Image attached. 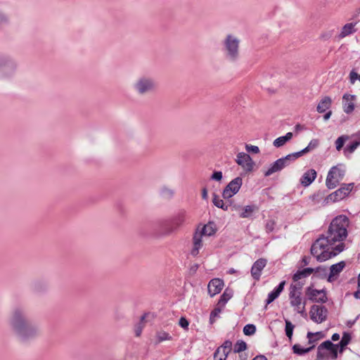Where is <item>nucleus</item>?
<instances>
[{"label":"nucleus","mask_w":360,"mask_h":360,"mask_svg":"<svg viewBox=\"0 0 360 360\" xmlns=\"http://www.w3.org/2000/svg\"><path fill=\"white\" fill-rule=\"evenodd\" d=\"M349 224V219L344 214L332 220L326 235L321 236L311 245V254L318 262H325L344 250L342 242L347 236Z\"/></svg>","instance_id":"nucleus-1"},{"label":"nucleus","mask_w":360,"mask_h":360,"mask_svg":"<svg viewBox=\"0 0 360 360\" xmlns=\"http://www.w3.org/2000/svg\"><path fill=\"white\" fill-rule=\"evenodd\" d=\"M8 323L13 334L22 342L31 340L40 333L39 325L28 320L26 310L22 307L12 310Z\"/></svg>","instance_id":"nucleus-2"},{"label":"nucleus","mask_w":360,"mask_h":360,"mask_svg":"<svg viewBox=\"0 0 360 360\" xmlns=\"http://www.w3.org/2000/svg\"><path fill=\"white\" fill-rule=\"evenodd\" d=\"M222 50L225 58L236 62L240 56V40L233 34H227L222 41Z\"/></svg>","instance_id":"nucleus-3"},{"label":"nucleus","mask_w":360,"mask_h":360,"mask_svg":"<svg viewBox=\"0 0 360 360\" xmlns=\"http://www.w3.org/2000/svg\"><path fill=\"white\" fill-rule=\"evenodd\" d=\"M18 63L11 56L0 54V80H8L14 77L18 70Z\"/></svg>","instance_id":"nucleus-4"},{"label":"nucleus","mask_w":360,"mask_h":360,"mask_svg":"<svg viewBox=\"0 0 360 360\" xmlns=\"http://www.w3.org/2000/svg\"><path fill=\"white\" fill-rule=\"evenodd\" d=\"M156 88L157 84L154 78L146 75L139 77L132 84L134 91L141 96L153 93Z\"/></svg>","instance_id":"nucleus-5"},{"label":"nucleus","mask_w":360,"mask_h":360,"mask_svg":"<svg viewBox=\"0 0 360 360\" xmlns=\"http://www.w3.org/2000/svg\"><path fill=\"white\" fill-rule=\"evenodd\" d=\"M338 351L340 352V348L337 344H333L330 340H326L319 345L317 359L330 358L335 360L338 358Z\"/></svg>","instance_id":"nucleus-6"},{"label":"nucleus","mask_w":360,"mask_h":360,"mask_svg":"<svg viewBox=\"0 0 360 360\" xmlns=\"http://www.w3.org/2000/svg\"><path fill=\"white\" fill-rule=\"evenodd\" d=\"M186 219L187 216L186 212L184 211L179 212L162 224V229L163 233L166 235H169L176 231L186 222Z\"/></svg>","instance_id":"nucleus-7"},{"label":"nucleus","mask_w":360,"mask_h":360,"mask_svg":"<svg viewBox=\"0 0 360 360\" xmlns=\"http://www.w3.org/2000/svg\"><path fill=\"white\" fill-rule=\"evenodd\" d=\"M297 160L294 153L289 154L283 158H279L272 163L267 170L264 172L265 176H269L282 170L285 167L288 166L290 163Z\"/></svg>","instance_id":"nucleus-8"},{"label":"nucleus","mask_w":360,"mask_h":360,"mask_svg":"<svg viewBox=\"0 0 360 360\" xmlns=\"http://www.w3.org/2000/svg\"><path fill=\"white\" fill-rule=\"evenodd\" d=\"M345 171L341 168L335 166L333 167L328 173L326 185L329 189L335 188L339 182L343 179Z\"/></svg>","instance_id":"nucleus-9"},{"label":"nucleus","mask_w":360,"mask_h":360,"mask_svg":"<svg viewBox=\"0 0 360 360\" xmlns=\"http://www.w3.org/2000/svg\"><path fill=\"white\" fill-rule=\"evenodd\" d=\"M289 300L290 306L294 311L302 316H306V304L307 299L302 297V294L292 293L289 294Z\"/></svg>","instance_id":"nucleus-10"},{"label":"nucleus","mask_w":360,"mask_h":360,"mask_svg":"<svg viewBox=\"0 0 360 360\" xmlns=\"http://www.w3.org/2000/svg\"><path fill=\"white\" fill-rule=\"evenodd\" d=\"M243 184V179L241 177H236L231 180L228 185L224 188L222 196L225 199H229L236 194Z\"/></svg>","instance_id":"nucleus-11"},{"label":"nucleus","mask_w":360,"mask_h":360,"mask_svg":"<svg viewBox=\"0 0 360 360\" xmlns=\"http://www.w3.org/2000/svg\"><path fill=\"white\" fill-rule=\"evenodd\" d=\"M353 186V184H343L339 189L328 195L327 200L335 202L342 200L351 192Z\"/></svg>","instance_id":"nucleus-12"},{"label":"nucleus","mask_w":360,"mask_h":360,"mask_svg":"<svg viewBox=\"0 0 360 360\" xmlns=\"http://www.w3.org/2000/svg\"><path fill=\"white\" fill-rule=\"evenodd\" d=\"M311 319L320 323L326 320L328 310L324 306L313 305L309 311Z\"/></svg>","instance_id":"nucleus-13"},{"label":"nucleus","mask_w":360,"mask_h":360,"mask_svg":"<svg viewBox=\"0 0 360 360\" xmlns=\"http://www.w3.org/2000/svg\"><path fill=\"white\" fill-rule=\"evenodd\" d=\"M236 162L240 165L245 172H251L253 169L255 163L251 157L245 153H239L236 157Z\"/></svg>","instance_id":"nucleus-14"},{"label":"nucleus","mask_w":360,"mask_h":360,"mask_svg":"<svg viewBox=\"0 0 360 360\" xmlns=\"http://www.w3.org/2000/svg\"><path fill=\"white\" fill-rule=\"evenodd\" d=\"M306 295L313 302L325 303L327 301V297L323 290H319L308 287L306 290Z\"/></svg>","instance_id":"nucleus-15"},{"label":"nucleus","mask_w":360,"mask_h":360,"mask_svg":"<svg viewBox=\"0 0 360 360\" xmlns=\"http://www.w3.org/2000/svg\"><path fill=\"white\" fill-rule=\"evenodd\" d=\"M224 287V281L220 278L212 279L207 285L208 293L211 297H214L219 293Z\"/></svg>","instance_id":"nucleus-16"},{"label":"nucleus","mask_w":360,"mask_h":360,"mask_svg":"<svg viewBox=\"0 0 360 360\" xmlns=\"http://www.w3.org/2000/svg\"><path fill=\"white\" fill-rule=\"evenodd\" d=\"M266 259L261 258L257 259L252 265L251 275L255 280H259L262 269L266 265Z\"/></svg>","instance_id":"nucleus-17"},{"label":"nucleus","mask_w":360,"mask_h":360,"mask_svg":"<svg viewBox=\"0 0 360 360\" xmlns=\"http://www.w3.org/2000/svg\"><path fill=\"white\" fill-rule=\"evenodd\" d=\"M321 269V266H319L316 269L308 267L305 268L302 270L297 271L292 276V280L294 282H297L298 281L307 278L310 276L312 273L318 272Z\"/></svg>","instance_id":"nucleus-18"},{"label":"nucleus","mask_w":360,"mask_h":360,"mask_svg":"<svg viewBox=\"0 0 360 360\" xmlns=\"http://www.w3.org/2000/svg\"><path fill=\"white\" fill-rule=\"evenodd\" d=\"M317 173L314 169H310L306 171L300 179V184L307 187L309 186L316 178Z\"/></svg>","instance_id":"nucleus-19"},{"label":"nucleus","mask_w":360,"mask_h":360,"mask_svg":"<svg viewBox=\"0 0 360 360\" xmlns=\"http://www.w3.org/2000/svg\"><path fill=\"white\" fill-rule=\"evenodd\" d=\"M202 233H199L198 229L193 235V247L191 252V254L194 257L198 255L200 249L202 247Z\"/></svg>","instance_id":"nucleus-20"},{"label":"nucleus","mask_w":360,"mask_h":360,"mask_svg":"<svg viewBox=\"0 0 360 360\" xmlns=\"http://www.w3.org/2000/svg\"><path fill=\"white\" fill-rule=\"evenodd\" d=\"M345 267V262L342 261L337 264H333L330 267V274L328 276V280L329 281H332L333 278L338 276L339 274L343 270Z\"/></svg>","instance_id":"nucleus-21"},{"label":"nucleus","mask_w":360,"mask_h":360,"mask_svg":"<svg viewBox=\"0 0 360 360\" xmlns=\"http://www.w3.org/2000/svg\"><path fill=\"white\" fill-rule=\"evenodd\" d=\"M355 96L353 95L345 94L343 96L344 101V111L349 114L354 109V100Z\"/></svg>","instance_id":"nucleus-22"},{"label":"nucleus","mask_w":360,"mask_h":360,"mask_svg":"<svg viewBox=\"0 0 360 360\" xmlns=\"http://www.w3.org/2000/svg\"><path fill=\"white\" fill-rule=\"evenodd\" d=\"M319 145V141L318 139H312L306 148H304V149H302V150H300L299 152H296V153H293L295 154V158H297V159L300 157H301L302 155L314 150L315 148H316L318 147Z\"/></svg>","instance_id":"nucleus-23"},{"label":"nucleus","mask_w":360,"mask_h":360,"mask_svg":"<svg viewBox=\"0 0 360 360\" xmlns=\"http://www.w3.org/2000/svg\"><path fill=\"white\" fill-rule=\"evenodd\" d=\"M356 25V22H349L345 24L340 33L339 37L340 38H344L356 31V29L355 28V26Z\"/></svg>","instance_id":"nucleus-24"},{"label":"nucleus","mask_w":360,"mask_h":360,"mask_svg":"<svg viewBox=\"0 0 360 360\" xmlns=\"http://www.w3.org/2000/svg\"><path fill=\"white\" fill-rule=\"evenodd\" d=\"M331 103V98L328 96H325L320 101L316 110L319 113H323L330 107Z\"/></svg>","instance_id":"nucleus-25"},{"label":"nucleus","mask_w":360,"mask_h":360,"mask_svg":"<svg viewBox=\"0 0 360 360\" xmlns=\"http://www.w3.org/2000/svg\"><path fill=\"white\" fill-rule=\"evenodd\" d=\"M216 231L215 224L213 222H209L205 224L200 231L198 230L199 233H202V236H211L215 233Z\"/></svg>","instance_id":"nucleus-26"},{"label":"nucleus","mask_w":360,"mask_h":360,"mask_svg":"<svg viewBox=\"0 0 360 360\" xmlns=\"http://www.w3.org/2000/svg\"><path fill=\"white\" fill-rule=\"evenodd\" d=\"M292 133L288 132L285 136H280L274 141L273 145L276 148H280L285 144L286 142L292 138Z\"/></svg>","instance_id":"nucleus-27"},{"label":"nucleus","mask_w":360,"mask_h":360,"mask_svg":"<svg viewBox=\"0 0 360 360\" xmlns=\"http://www.w3.org/2000/svg\"><path fill=\"white\" fill-rule=\"evenodd\" d=\"M257 210V207L255 205L245 206L239 214L241 218H249Z\"/></svg>","instance_id":"nucleus-28"},{"label":"nucleus","mask_w":360,"mask_h":360,"mask_svg":"<svg viewBox=\"0 0 360 360\" xmlns=\"http://www.w3.org/2000/svg\"><path fill=\"white\" fill-rule=\"evenodd\" d=\"M314 348V345H312V346H309V347L304 348V347H302L300 345L295 344L292 346V349L293 353L301 356V355H304V354L309 352Z\"/></svg>","instance_id":"nucleus-29"},{"label":"nucleus","mask_w":360,"mask_h":360,"mask_svg":"<svg viewBox=\"0 0 360 360\" xmlns=\"http://www.w3.org/2000/svg\"><path fill=\"white\" fill-rule=\"evenodd\" d=\"M307 338L308 339L309 345H310V346H312V345H315L316 342L322 338V335H321V332H317V333L308 332L307 335Z\"/></svg>","instance_id":"nucleus-30"},{"label":"nucleus","mask_w":360,"mask_h":360,"mask_svg":"<svg viewBox=\"0 0 360 360\" xmlns=\"http://www.w3.org/2000/svg\"><path fill=\"white\" fill-rule=\"evenodd\" d=\"M351 340V335L348 333H344L342 339L337 345L340 348V352L342 353L345 347L349 343Z\"/></svg>","instance_id":"nucleus-31"},{"label":"nucleus","mask_w":360,"mask_h":360,"mask_svg":"<svg viewBox=\"0 0 360 360\" xmlns=\"http://www.w3.org/2000/svg\"><path fill=\"white\" fill-rule=\"evenodd\" d=\"M295 283H292L289 288V294L297 293L302 294V290L304 285V282L298 281L297 282H295Z\"/></svg>","instance_id":"nucleus-32"},{"label":"nucleus","mask_w":360,"mask_h":360,"mask_svg":"<svg viewBox=\"0 0 360 360\" xmlns=\"http://www.w3.org/2000/svg\"><path fill=\"white\" fill-rule=\"evenodd\" d=\"M223 307H221V306L217 305V307H215L211 311L210 316V323L211 324H213L216 321L217 319L219 317V314L221 312V309Z\"/></svg>","instance_id":"nucleus-33"},{"label":"nucleus","mask_w":360,"mask_h":360,"mask_svg":"<svg viewBox=\"0 0 360 360\" xmlns=\"http://www.w3.org/2000/svg\"><path fill=\"white\" fill-rule=\"evenodd\" d=\"M212 202L216 207L221 208L225 211L228 210L229 206L225 205L223 200H221L217 195H213Z\"/></svg>","instance_id":"nucleus-34"},{"label":"nucleus","mask_w":360,"mask_h":360,"mask_svg":"<svg viewBox=\"0 0 360 360\" xmlns=\"http://www.w3.org/2000/svg\"><path fill=\"white\" fill-rule=\"evenodd\" d=\"M232 350V342L226 340L222 345L217 348V351H219L229 354Z\"/></svg>","instance_id":"nucleus-35"},{"label":"nucleus","mask_w":360,"mask_h":360,"mask_svg":"<svg viewBox=\"0 0 360 360\" xmlns=\"http://www.w3.org/2000/svg\"><path fill=\"white\" fill-rule=\"evenodd\" d=\"M157 344L165 340H172V336L165 331H159L156 333Z\"/></svg>","instance_id":"nucleus-36"},{"label":"nucleus","mask_w":360,"mask_h":360,"mask_svg":"<svg viewBox=\"0 0 360 360\" xmlns=\"http://www.w3.org/2000/svg\"><path fill=\"white\" fill-rule=\"evenodd\" d=\"M145 319H146V315L141 316L139 323H138L135 326L134 332H135V335L136 337H139L141 335L143 328L145 326V325L143 323Z\"/></svg>","instance_id":"nucleus-37"},{"label":"nucleus","mask_w":360,"mask_h":360,"mask_svg":"<svg viewBox=\"0 0 360 360\" xmlns=\"http://www.w3.org/2000/svg\"><path fill=\"white\" fill-rule=\"evenodd\" d=\"M231 296L232 295L231 293H229L227 290H225L224 293L221 295L218 301L217 305L224 307L226 302L231 299Z\"/></svg>","instance_id":"nucleus-38"},{"label":"nucleus","mask_w":360,"mask_h":360,"mask_svg":"<svg viewBox=\"0 0 360 360\" xmlns=\"http://www.w3.org/2000/svg\"><path fill=\"white\" fill-rule=\"evenodd\" d=\"M294 328V325L290 321L285 320V335L290 340L292 339Z\"/></svg>","instance_id":"nucleus-39"},{"label":"nucleus","mask_w":360,"mask_h":360,"mask_svg":"<svg viewBox=\"0 0 360 360\" xmlns=\"http://www.w3.org/2000/svg\"><path fill=\"white\" fill-rule=\"evenodd\" d=\"M247 348L246 343L243 340H238L234 345L233 352L234 353H240L245 351Z\"/></svg>","instance_id":"nucleus-40"},{"label":"nucleus","mask_w":360,"mask_h":360,"mask_svg":"<svg viewBox=\"0 0 360 360\" xmlns=\"http://www.w3.org/2000/svg\"><path fill=\"white\" fill-rule=\"evenodd\" d=\"M256 332V327L253 324H247L243 328V333L246 335H252Z\"/></svg>","instance_id":"nucleus-41"},{"label":"nucleus","mask_w":360,"mask_h":360,"mask_svg":"<svg viewBox=\"0 0 360 360\" xmlns=\"http://www.w3.org/2000/svg\"><path fill=\"white\" fill-rule=\"evenodd\" d=\"M359 145V142L354 139L353 141H352L347 146L346 150L349 153H352Z\"/></svg>","instance_id":"nucleus-42"},{"label":"nucleus","mask_w":360,"mask_h":360,"mask_svg":"<svg viewBox=\"0 0 360 360\" xmlns=\"http://www.w3.org/2000/svg\"><path fill=\"white\" fill-rule=\"evenodd\" d=\"M280 295L275 290H273L271 292H270L268 295V297L266 300V304H269L271 303L273 301H274Z\"/></svg>","instance_id":"nucleus-43"},{"label":"nucleus","mask_w":360,"mask_h":360,"mask_svg":"<svg viewBox=\"0 0 360 360\" xmlns=\"http://www.w3.org/2000/svg\"><path fill=\"white\" fill-rule=\"evenodd\" d=\"M347 139V137L342 136L336 140L335 147L338 150H340L343 147Z\"/></svg>","instance_id":"nucleus-44"},{"label":"nucleus","mask_w":360,"mask_h":360,"mask_svg":"<svg viewBox=\"0 0 360 360\" xmlns=\"http://www.w3.org/2000/svg\"><path fill=\"white\" fill-rule=\"evenodd\" d=\"M9 18L8 15L0 9V26L8 23Z\"/></svg>","instance_id":"nucleus-45"},{"label":"nucleus","mask_w":360,"mask_h":360,"mask_svg":"<svg viewBox=\"0 0 360 360\" xmlns=\"http://www.w3.org/2000/svg\"><path fill=\"white\" fill-rule=\"evenodd\" d=\"M245 149L248 153H255V154H257L259 153V148L257 146L246 144Z\"/></svg>","instance_id":"nucleus-46"},{"label":"nucleus","mask_w":360,"mask_h":360,"mask_svg":"<svg viewBox=\"0 0 360 360\" xmlns=\"http://www.w3.org/2000/svg\"><path fill=\"white\" fill-rule=\"evenodd\" d=\"M229 354L219 352V351H215L214 354V360H226V357Z\"/></svg>","instance_id":"nucleus-47"},{"label":"nucleus","mask_w":360,"mask_h":360,"mask_svg":"<svg viewBox=\"0 0 360 360\" xmlns=\"http://www.w3.org/2000/svg\"><path fill=\"white\" fill-rule=\"evenodd\" d=\"M275 222L273 220H268L265 225L266 231L267 233L272 232L274 229Z\"/></svg>","instance_id":"nucleus-48"},{"label":"nucleus","mask_w":360,"mask_h":360,"mask_svg":"<svg viewBox=\"0 0 360 360\" xmlns=\"http://www.w3.org/2000/svg\"><path fill=\"white\" fill-rule=\"evenodd\" d=\"M161 193L163 196L172 197L174 194V192L172 189L169 188L163 187L161 190Z\"/></svg>","instance_id":"nucleus-49"},{"label":"nucleus","mask_w":360,"mask_h":360,"mask_svg":"<svg viewBox=\"0 0 360 360\" xmlns=\"http://www.w3.org/2000/svg\"><path fill=\"white\" fill-rule=\"evenodd\" d=\"M222 172L220 171H216L212 174L211 179L219 181L222 179Z\"/></svg>","instance_id":"nucleus-50"},{"label":"nucleus","mask_w":360,"mask_h":360,"mask_svg":"<svg viewBox=\"0 0 360 360\" xmlns=\"http://www.w3.org/2000/svg\"><path fill=\"white\" fill-rule=\"evenodd\" d=\"M359 75L354 70H352L349 73V80L351 84H354V82L359 79Z\"/></svg>","instance_id":"nucleus-51"},{"label":"nucleus","mask_w":360,"mask_h":360,"mask_svg":"<svg viewBox=\"0 0 360 360\" xmlns=\"http://www.w3.org/2000/svg\"><path fill=\"white\" fill-rule=\"evenodd\" d=\"M179 326L184 328V329H187L188 328V321H187V319L184 317H181L180 319H179Z\"/></svg>","instance_id":"nucleus-52"},{"label":"nucleus","mask_w":360,"mask_h":360,"mask_svg":"<svg viewBox=\"0 0 360 360\" xmlns=\"http://www.w3.org/2000/svg\"><path fill=\"white\" fill-rule=\"evenodd\" d=\"M285 284V281H282L274 290H275L280 295L281 293V292L283 290Z\"/></svg>","instance_id":"nucleus-53"},{"label":"nucleus","mask_w":360,"mask_h":360,"mask_svg":"<svg viewBox=\"0 0 360 360\" xmlns=\"http://www.w3.org/2000/svg\"><path fill=\"white\" fill-rule=\"evenodd\" d=\"M310 260H311V257H307V256H304L302 259V265L303 266H307L309 264L310 262Z\"/></svg>","instance_id":"nucleus-54"},{"label":"nucleus","mask_w":360,"mask_h":360,"mask_svg":"<svg viewBox=\"0 0 360 360\" xmlns=\"http://www.w3.org/2000/svg\"><path fill=\"white\" fill-rule=\"evenodd\" d=\"M207 197H208V195H207V189L205 187L202 188V199L204 200H207Z\"/></svg>","instance_id":"nucleus-55"},{"label":"nucleus","mask_w":360,"mask_h":360,"mask_svg":"<svg viewBox=\"0 0 360 360\" xmlns=\"http://www.w3.org/2000/svg\"><path fill=\"white\" fill-rule=\"evenodd\" d=\"M352 137L354 138L357 141H359L360 144V131L356 133L355 134H353Z\"/></svg>","instance_id":"nucleus-56"},{"label":"nucleus","mask_w":360,"mask_h":360,"mask_svg":"<svg viewBox=\"0 0 360 360\" xmlns=\"http://www.w3.org/2000/svg\"><path fill=\"white\" fill-rule=\"evenodd\" d=\"M339 339H340V335L338 333H334L331 337L332 341H334V342L338 341Z\"/></svg>","instance_id":"nucleus-57"},{"label":"nucleus","mask_w":360,"mask_h":360,"mask_svg":"<svg viewBox=\"0 0 360 360\" xmlns=\"http://www.w3.org/2000/svg\"><path fill=\"white\" fill-rule=\"evenodd\" d=\"M354 296L356 299H360V286H358L357 290L354 293Z\"/></svg>","instance_id":"nucleus-58"},{"label":"nucleus","mask_w":360,"mask_h":360,"mask_svg":"<svg viewBox=\"0 0 360 360\" xmlns=\"http://www.w3.org/2000/svg\"><path fill=\"white\" fill-rule=\"evenodd\" d=\"M252 360H267V359L263 355H258V356H255Z\"/></svg>","instance_id":"nucleus-59"},{"label":"nucleus","mask_w":360,"mask_h":360,"mask_svg":"<svg viewBox=\"0 0 360 360\" xmlns=\"http://www.w3.org/2000/svg\"><path fill=\"white\" fill-rule=\"evenodd\" d=\"M331 115H332V112L331 111H328L327 113H326L324 115L323 119L325 120H328L330 118V117L331 116Z\"/></svg>","instance_id":"nucleus-60"},{"label":"nucleus","mask_w":360,"mask_h":360,"mask_svg":"<svg viewBox=\"0 0 360 360\" xmlns=\"http://www.w3.org/2000/svg\"><path fill=\"white\" fill-rule=\"evenodd\" d=\"M239 358L240 359V360H247L248 356L245 354H240Z\"/></svg>","instance_id":"nucleus-61"},{"label":"nucleus","mask_w":360,"mask_h":360,"mask_svg":"<svg viewBox=\"0 0 360 360\" xmlns=\"http://www.w3.org/2000/svg\"><path fill=\"white\" fill-rule=\"evenodd\" d=\"M302 129V126H301L300 124H297V125L295 126V130H296V131H300V130H301Z\"/></svg>","instance_id":"nucleus-62"},{"label":"nucleus","mask_w":360,"mask_h":360,"mask_svg":"<svg viewBox=\"0 0 360 360\" xmlns=\"http://www.w3.org/2000/svg\"><path fill=\"white\" fill-rule=\"evenodd\" d=\"M358 286H360V274L358 276Z\"/></svg>","instance_id":"nucleus-63"},{"label":"nucleus","mask_w":360,"mask_h":360,"mask_svg":"<svg viewBox=\"0 0 360 360\" xmlns=\"http://www.w3.org/2000/svg\"><path fill=\"white\" fill-rule=\"evenodd\" d=\"M358 80H359V81H360V75H359V79H358Z\"/></svg>","instance_id":"nucleus-64"}]
</instances>
